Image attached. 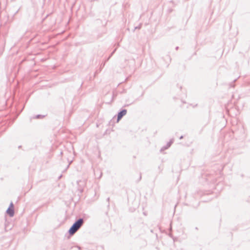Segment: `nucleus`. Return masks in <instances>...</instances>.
Returning <instances> with one entry per match:
<instances>
[{"mask_svg": "<svg viewBox=\"0 0 250 250\" xmlns=\"http://www.w3.org/2000/svg\"><path fill=\"white\" fill-rule=\"evenodd\" d=\"M83 224V220L82 219H80L77 222H76L69 230V233L70 234H74L81 227Z\"/></svg>", "mask_w": 250, "mask_h": 250, "instance_id": "obj_1", "label": "nucleus"}, {"mask_svg": "<svg viewBox=\"0 0 250 250\" xmlns=\"http://www.w3.org/2000/svg\"><path fill=\"white\" fill-rule=\"evenodd\" d=\"M8 214L10 216H13L14 214V206L12 203H11L7 209L6 211Z\"/></svg>", "mask_w": 250, "mask_h": 250, "instance_id": "obj_2", "label": "nucleus"}, {"mask_svg": "<svg viewBox=\"0 0 250 250\" xmlns=\"http://www.w3.org/2000/svg\"><path fill=\"white\" fill-rule=\"evenodd\" d=\"M126 110H123L122 111H121L118 115V119H117V122H119L121 118L125 115L126 114Z\"/></svg>", "mask_w": 250, "mask_h": 250, "instance_id": "obj_3", "label": "nucleus"}]
</instances>
